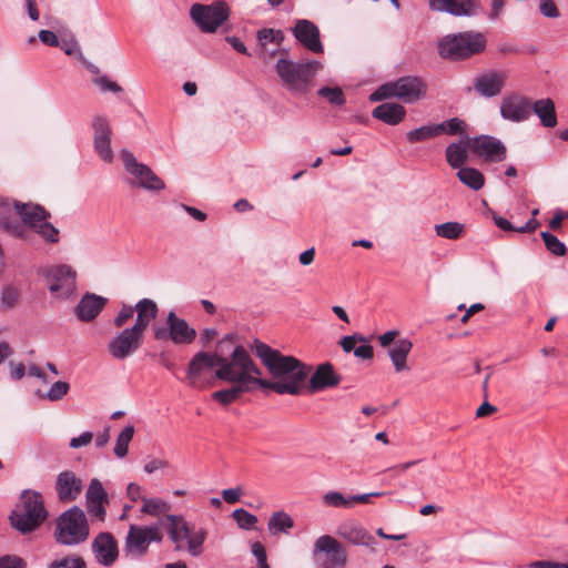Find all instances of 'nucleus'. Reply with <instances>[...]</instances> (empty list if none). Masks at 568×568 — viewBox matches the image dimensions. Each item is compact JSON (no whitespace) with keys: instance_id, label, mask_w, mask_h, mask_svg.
<instances>
[{"instance_id":"26","label":"nucleus","mask_w":568,"mask_h":568,"mask_svg":"<svg viewBox=\"0 0 568 568\" xmlns=\"http://www.w3.org/2000/svg\"><path fill=\"white\" fill-rule=\"evenodd\" d=\"M108 300L103 296L87 293L75 307V314L82 322L93 321L104 308Z\"/></svg>"},{"instance_id":"7","label":"nucleus","mask_w":568,"mask_h":568,"mask_svg":"<svg viewBox=\"0 0 568 568\" xmlns=\"http://www.w3.org/2000/svg\"><path fill=\"white\" fill-rule=\"evenodd\" d=\"M426 93L427 84L422 78L406 75L400 77L395 81H389L382 84L371 94L369 100L377 102L396 98L404 101L405 103H415L424 99Z\"/></svg>"},{"instance_id":"36","label":"nucleus","mask_w":568,"mask_h":568,"mask_svg":"<svg viewBox=\"0 0 568 568\" xmlns=\"http://www.w3.org/2000/svg\"><path fill=\"white\" fill-rule=\"evenodd\" d=\"M440 130H442L440 125H436V124L423 125L420 128L408 131L406 133V138H407L408 142H410V143L422 142V141H426V140L433 139L435 136H438Z\"/></svg>"},{"instance_id":"43","label":"nucleus","mask_w":568,"mask_h":568,"mask_svg":"<svg viewBox=\"0 0 568 568\" xmlns=\"http://www.w3.org/2000/svg\"><path fill=\"white\" fill-rule=\"evenodd\" d=\"M541 239L546 248L556 256H562L566 253V245L557 236L549 232H541Z\"/></svg>"},{"instance_id":"42","label":"nucleus","mask_w":568,"mask_h":568,"mask_svg":"<svg viewBox=\"0 0 568 568\" xmlns=\"http://www.w3.org/2000/svg\"><path fill=\"white\" fill-rule=\"evenodd\" d=\"M85 500L109 501L108 493L99 479H91L85 493Z\"/></svg>"},{"instance_id":"20","label":"nucleus","mask_w":568,"mask_h":568,"mask_svg":"<svg viewBox=\"0 0 568 568\" xmlns=\"http://www.w3.org/2000/svg\"><path fill=\"white\" fill-rule=\"evenodd\" d=\"M531 114L530 99L519 93L506 94L500 102V115L510 122H524Z\"/></svg>"},{"instance_id":"41","label":"nucleus","mask_w":568,"mask_h":568,"mask_svg":"<svg viewBox=\"0 0 568 568\" xmlns=\"http://www.w3.org/2000/svg\"><path fill=\"white\" fill-rule=\"evenodd\" d=\"M323 504L327 507L334 508H351L349 496L346 497L336 490L327 491L322 497Z\"/></svg>"},{"instance_id":"31","label":"nucleus","mask_w":568,"mask_h":568,"mask_svg":"<svg viewBox=\"0 0 568 568\" xmlns=\"http://www.w3.org/2000/svg\"><path fill=\"white\" fill-rule=\"evenodd\" d=\"M372 115L386 124L396 125L404 120L406 110L398 103L386 102L377 105L373 110Z\"/></svg>"},{"instance_id":"50","label":"nucleus","mask_w":568,"mask_h":568,"mask_svg":"<svg viewBox=\"0 0 568 568\" xmlns=\"http://www.w3.org/2000/svg\"><path fill=\"white\" fill-rule=\"evenodd\" d=\"M437 125H440L442 128V130L439 131V135L444 133L449 135L464 133V129L466 126L465 122L458 118L449 119L447 121L438 123Z\"/></svg>"},{"instance_id":"6","label":"nucleus","mask_w":568,"mask_h":568,"mask_svg":"<svg viewBox=\"0 0 568 568\" xmlns=\"http://www.w3.org/2000/svg\"><path fill=\"white\" fill-rule=\"evenodd\" d=\"M485 47L483 33L466 31L443 37L438 42V53L442 58L459 61L480 53Z\"/></svg>"},{"instance_id":"29","label":"nucleus","mask_w":568,"mask_h":568,"mask_svg":"<svg viewBox=\"0 0 568 568\" xmlns=\"http://www.w3.org/2000/svg\"><path fill=\"white\" fill-rule=\"evenodd\" d=\"M135 323L131 326L143 336L150 323L158 316L159 307L153 300L142 298L134 305Z\"/></svg>"},{"instance_id":"58","label":"nucleus","mask_w":568,"mask_h":568,"mask_svg":"<svg viewBox=\"0 0 568 568\" xmlns=\"http://www.w3.org/2000/svg\"><path fill=\"white\" fill-rule=\"evenodd\" d=\"M93 438V434L91 432H84L78 437H73L70 440L71 448H80L82 446H87L91 443Z\"/></svg>"},{"instance_id":"5","label":"nucleus","mask_w":568,"mask_h":568,"mask_svg":"<svg viewBox=\"0 0 568 568\" xmlns=\"http://www.w3.org/2000/svg\"><path fill=\"white\" fill-rule=\"evenodd\" d=\"M217 362V369L224 368V366H231L236 373H241L240 366L244 365L246 373L262 374V371L253 361L248 351L239 343L235 334H227L222 337L215 347V352L211 353Z\"/></svg>"},{"instance_id":"62","label":"nucleus","mask_w":568,"mask_h":568,"mask_svg":"<svg viewBox=\"0 0 568 568\" xmlns=\"http://www.w3.org/2000/svg\"><path fill=\"white\" fill-rule=\"evenodd\" d=\"M126 495L132 501L145 498L142 496V488L135 483H130L126 488Z\"/></svg>"},{"instance_id":"64","label":"nucleus","mask_w":568,"mask_h":568,"mask_svg":"<svg viewBox=\"0 0 568 568\" xmlns=\"http://www.w3.org/2000/svg\"><path fill=\"white\" fill-rule=\"evenodd\" d=\"M354 355L362 359H372L374 356L373 347L371 345L355 347Z\"/></svg>"},{"instance_id":"57","label":"nucleus","mask_w":568,"mask_h":568,"mask_svg":"<svg viewBox=\"0 0 568 568\" xmlns=\"http://www.w3.org/2000/svg\"><path fill=\"white\" fill-rule=\"evenodd\" d=\"M252 554L256 557L258 562V568H264V566H268L266 561V552L263 545L258 541L254 542L251 547Z\"/></svg>"},{"instance_id":"52","label":"nucleus","mask_w":568,"mask_h":568,"mask_svg":"<svg viewBox=\"0 0 568 568\" xmlns=\"http://www.w3.org/2000/svg\"><path fill=\"white\" fill-rule=\"evenodd\" d=\"M134 314V306L124 304L113 320L116 328L123 327Z\"/></svg>"},{"instance_id":"15","label":"nucleus","mask_w":568,"mask_h":568,"mask_svg":"<svg viewBox=\"0 0 568 568\" xmlns=\"http://www.w3.org/2000/svg\"><path fill=\"white\" fill-rule=\"evenodd\" d=\"M165 326L153 327V336L156 341H172L174 344H191L195 337L196 332L192 328L189 323L176 316V314L171 311L168 314Z\"/></svg>"},{"instance_id":"44","label":"nucleus","mask_w":568,"mask_h":568,"mask_svg":"<svg viewBox=\"0 0 568 568\" xmlns=\"http://www.w3.org/2000/svg\"><path fill=\"white\" fill-rule=\"evenodd\" d=\"M59 47L61 50L67 54L71 57H75L79 61L82 59L83 53L81 51V48L73 37V34H69L68 37H62L60 40Z\"/></svg>"},{"instance_id":"63","label":"nucleus","mask_w":568,"mask_h":568,"mask_svg":"<svg viewBox=\"0 0 568 568\" xmlns=\"http://www.w3.org/2000/svg\"><path fill=\"white\" fill-rule=\"evenodd\" d=\"M398 335L397 331H387L378 337L379 344L383 347L389 348L396 341V336Z\"/></svg>"},{"instance_id":"59","label":"nucleus","mask_w":568,"mask_h":568,"mask_svg":"<svg viewBox=\"0 0 568 568\" xmlns=\"http://www.w3.org/2000/svg\"><path fill=\"white\" fill-rule=\"evenodd\" d=\"M385 495V493L383 491H374V493H368V494H361V495H353V496H349V499H351V508L356 504V503H362V504H368L371 503V499L373 497H381Z\"/></svg>"},{"instance_id":"47","label":"nucleus","mask_w":568,"mask_h":568,"mask_svg":"<svg viewBox=\"0 0 568 568\" xmlns=\"http://www.w3.org/2000/svg\"><path fill=\"white\" fill-rule=\"evenodd\" d=\"M47 568H87V565L80 556L74 555L55 559Z\"/></svg>"},{"instance_id":"27","label":"nucleus","mask_w":568,"mask_h":568,"mask_svg":"<svg viewBox=\"0 0 568 568\" xmlns=\"http://www.w3.org/2000/svg\"><path fill=\"white\" fill-rule=\"evenodd\" d=\"M429 8L457 17L471 16L476 12L474 0H429Z\"/></svg>"},{"instance_id":"13","label":"nucleus","mask_w":568,"mask_h":568,"mask_svg":"<svg viewBox=\"0 0 568 568\" xmlns=\"http://www.w3.org/2000/svg\"><path fill=\"white\" fill-rule=\"evenodd\" d=\"M163 534L160 525L138 526L131 525L125 538L124 550L135 557L146 554L152 541L161 542Z\"/></svg>"},{"instance_id":"24","label":"nucleus","mask_w":568,"mask_h":568,"mask_svg":"<svg viewBox=\"0 0 568 568\" xmlns=\"http://www.w3.org/2000/svg\"><path fill=\"white\" fill-rule=\"evenodd\" d=\"M293 36L307 50L313 53H322L324 47L320 39L318 28L310 20H297L292 29Z\"/></svg>"},{"instance_id":"28","label":"nucleus","mask_w":568,"mask_h":568,"mask_svg":"<svg viewBox=\"0 0 568 568\" xmlns=\"http://www.w3.org/2000/svg\"><path fill=\"white\" fill-rule=\"evenodd\" d=\"M341 382L338 375L335 374L331 363H323L317 366L313 373L308 388L311 392L322 390L328 387L337 386Z\"/></svg>"},{"instance_id":"34","label":"nucleus","mask_w":568,"mask_h":568,"mask_svg":"<svg viewBox=\"0 0 568 568\" xmlns=\"http://www.w3.org/2000/svg\"><path fill=\"white\" fill-rule=\"evenodd\" d=\"M458 180L474 191L480 190L485 184L483 173L475 168H462L457 172Z\"/></svg>"},{"instance_id":"51","label":"nucleus","mask_w":568,"mask_h":568,"mask_svg":"<svg viewBox=\"0 0 568 568\" xmlns=\"http://www.w3.org/2000/svg\"><path fill=\"white\" fill-rule=\"evenodd\" d=\"M93 83L97 84L102 92H122V88L116 82L111 81L106 75L97 77L95 79H93Z\"/></svg>"},{"instance_id":"16","label":"nucleus","mask_w":568,"mask_h":568,"mask_svg":"<svg viewBox=\"0 0 568 568\" xmlns=\"http://www.w3.org/2000/svg\"><path fill=\"white\" fill-rule=\"evenodd\" d=\"M43 275L48 282L51 294L68 298L75 290V271L68 265H54L48 267Z\"/></svg>"},{"instance_id":"14","label":"nucleus","mask_w":568,"mask_h":568,"mask_svg":"<svg viewBox=\"0 0 568 568\" xmlns=\"http://www.w3.org/2000/svg\"><path fill=\"white\" fill-rule=\"evenodd\" d=\"M190 16L204 32H214L229 18V8L224 2L212 4L194 3Z\"/></svg>"},{"instance_id":"46","label":"nucleus","mask_w":568,"mask_h":568,"mask_svg":"<svg viewBox=\"0 0 568 568\" xmlns=\"http://www.w3.org/2000/svg\"><path fill=\"white\" fill-rule=\"evenodd\" d=\"M70 385L67 382L58 381L51 385L48 392L41 397L50 402L62 399L69 392Z\"/></svg>"},{"instance_id":"9","label":"nucleus","mask_w":568,"mask_h":568,"mask_svg":"<svg viewBox=\"0 0 568 568\" xmlns=\"http://www.w3.org/2000/svg\"><path fill=\"white\" fill-rule=\"evenodd\" d=\"M312 557L316 568H344L347 564L345 547L331 535H322L315 540Z\"/></svg>"},{"instance_id":"33","label":"nucleus","mask_w":568,"mask_h":568,"mask_svg":"<svg viewBox=\"0 0 568 568\" xmlns=\"http://www.w3.org/2000/svg\"><path fill=\"white\" fill-rule=\"evenodd\" d=\"M467 142H453L446 148V161L453 169H462L468 160Z\"/></svg>"},{"instance_id":"22","label":"nucleus","mask_w":568,"mask_h":568,"mask_svg":"<svg viewBox=\"0 0 568 568\" xmlns=\"http://www.w3.org/2000/svg\"><path fill=\"white\" fill-rule=\"evenodd\" d=\"M336 535L354 546L373 547L375 545L374 536L355 519L342 521L336 528Z\"/></svg>"},{"instance_id":"2","label":"nucleus","mask_w":568,"mask_h":568,"mask_svg":"<svg viewBox=\"0 0 568 568\" xmlns=\"http://www.w3.org/2000/svg\"><path fill=\"white\" fill-rule=\"evenodd\" d=\"M281 57L275 63V72L285 87L293 94H305L317 72L323 68L317 60L293 61L287 58V50H281Z\"/></svg>"},{"instance_id":"40","label":"nucleus","mask_w":568,"mask_h":568,"mask_svg":"<svg viewBox=\"0 0 568 568\" xmlns=\"http://www.w3.org/2000/svg\"><path fill=\"white\" fill-rule=\"evenodd\" d=\"M20 298V291L13 285H7L0 293V306L3 310L13 308Z\"/></svg>"},{"instance_id":"56","label":"nucleus","mask_w":568,"mask_h":568,"mask_svg":"<svg viewBox=\"0 0 568 568\" xmlns=\"http://www.w3.org/2000/svg\"><path fill=\"white\" fill-rule=\"evenodd\" d=\"M23 559L17 556H4L0 558V568H24Z\"/></svg>"},{"instance_id":"32","label":"nucleus","mask_w":568,"mask_h":568,"mask_svg":"<svg viewBox=\"0 0 568 568\" xmlns=\"http://www.w3.org/2000/svg\"><path fill=\"white\" fill-rule=\"evenodd\" d=\"M531 112L539 118L540 123L546 128H554L557 124L555 104L551 99L547 98L531 102Z\"/></svg>"},{"instance_id":"8","label":"nucleus","mask_w":568,"mask_h":568,"mask_svg":"<svg viewBox=\"0 0 568 568\" xmlns=\"http://www.w3.org/2000/svg\"><path fill=\"white\" fill-rule=\"evenodd\" d=\"M161 525L165 528L176 550L184 549L183 542L186 541V549L190 555L197 557L202 554L206 538L204 529L193 530L181 515H166Z\"/></svg>"},{"instance_id":"55","label":"nucleus","mask_w":568,"mask_h":568,"mask_svg":"<svg viewBox=\"0 0 568 568\" xmlns=\"http://www.w3.org/2000/svg\"><path fill=\"white\" fill-rule=\"evenodd\" d=\"M39 40L49 47H59L60 40L58 36L50 30H40L38 33Z\"/></svg>"},{"instance_id":"38","label":"nucleus","mask_w":568,"mask_h":568,"mask_svg":"<svg viewBox=\"0 0 568 568\" xmlns=\"http://www.w3.org/2000/svg\"><path fill=\"white\" fill-rule=\"evenodd\" d=\"M294 526L292 517L284 511L274 513L268 520V529L271 532H285Z\"/></svg>"},{"instance_id":"25","label":"nucleus","mask_w":568,"mask_h":568,"mask_svg":"<svg viewBox=\"0 0 568 568\" xmlns=\"http://www.w3.org/2000/svg\"><path fill=\"white\" fill-rule=\"evenodd\" d=\"M83 481L75 473L71 470L61 471L57 476L55 491L59 500L71 503L74 501L81 494Z\"/></svg>"},{"instance_id":"30","label":"nucleus","mask_w":568,"mask_h":568,"mask_svg":"<svg viewBox=\"0 0 568 568\" xmlns=\"http://www.w3.org/2000/svg\"><path fill=\"white\" fill-rule=\"evenodd\" d=\"M413 348L408 338H399L387 349L395 372L400 373L408 369L407 357Z\"/></svg>"},{"instance_id":"4","label":"nucleus","mask_w":568,"mask_h":568,"mask_svg":"<svg viewBox=\"0 0 568 568\" xmlns=\"http://www.w3.org/2000/svg\"><path fill=\"white\" fill-rule=\"evenodd\" d=\"M90 535L87 515L79 506L64 510L55 521L54 539L63 546H78Z\"/></svg>"},{"instance_id":"45","label":"nucleus","mask_w":568,"mask_h":568,"mask_svg":"<svg viewBox=\"0 0 568 568\" xmlns=\"http://www.w3.org/2000/svg\"><path fill=\"white\" fill-rule=\"evenodd\" d=\"M232 517L242 529H252L257 523V517L243 508L235 509Z\"/></svg>"},{"instance_id":"54","label":"nucleus","mask_w":568,"mask_h":568,"mask_svg":"<svg viewBox=\"0 0 568 568\" xmlns=\"http://www.w3.org/2000/svg\"><path fill=\"white\" fill-rule=\"evenodd\" d=\"M540 13L547 18L559 17V10L555 4L554 0H540L539 4Z\"/></svg>"},{"instance_id":"19","label":"nucleus","mask_w":568,"mask_h":568,"mask_svg":"<svg viewBox=\"0 0 568 568\" xmlns=\"http://www.w3.org/2000/svg\"><path fill=\"white\" fill-rule=\"evenodd\" d=\"M468 148L485 162H501L506 159L504 143L490 135H480L467 141Z\"/></svg>"},{"instance_id":"39","label":"nucleus","mask_w":568,"mask_h":568,"mask_svg":"<svg viewBox=\"0 0 568 568\" xmlns=\"http://www.w3.org/2000/svg\"><path fill=\"white\" fill-rule=\"evenodd\" d=\"M134 435V427L132 425H129L123 428V430L119 434L115 447H114V454L119 458H123L128 454L129 444L132 440Z\"/></svg>"},{"instance_id":"48","label":"nucleus","mask_w":568,"mask_h":568,"mask_svg":"<svg viewBox=\"0 0 568 568\" xmlns=\"http://www.w3.org/2000/svg\"><path fill=\"white\" fill-rule=\"evenodd\" d=\"M318 95L325 98L329 103L342 105L345 103V97L341 88L323 87L317 91Z\"/></svg>"},{"instance_id":"10","label":"nucleus","mask_w":568,"mask_h":568,"mask_svg":"<svg viewBox=\"0 0 568 568\" xmlns=\"http://www.w3.org/2000/svg\"><path fill=\"white\" fill-rule=\"evenodd\" d=\"M14 209L23 223L31 227L48 243L59 242V230L47 221L49 214L40 205L16 203Z\"/></svg>"},{"instance_id":"1","label":"nucleus","mask_w":568,"mask_h":568,"mask_svg":"<svg viewBox=\"0 0 568 568\" xmlns=\"http://www.w3.org/2000/svg\"><path fill=\"white\" fill-rule=\"evenodd\" d=\"M252 351L262 361L274 381L261 378L262 374L246 373L247 369L240 365L241 373H235L231 366L215 369L214 377L231 386L212 393L211 397L222 406H227L258 388L270 389L280 395H298L304 382L311 372V367L293 356H286L267 344L255 339Z\"/></svg>"},{"instance_id":"23","label":"nucleus","mask_w":568,"mask_h":568,"mask_svg":"<svg viewBox=\"0 0 568 568\" xmlns=\"http://www.w3.org/2000/svg\"><path fill=\"white\" fill-rule=\"evenodd\" d=\"M91 547L97 561L104 567L112 566L118 559V542L110 532H100Z\"/></svg>"},{"instance_id":"18","label":"nucleus","mask_w":568,"mask_h":568,"mask_svg":"<svg viewBox=\"0 0 568 568\" xmlns=\"http://www.w3.org/2000/svg\"><path fill=\"white\" fill-rule=\"evenodd\" d=\"M508 78L506 70H486L474 79V89L480 97L494 98L503 92Z\"/></svg>"},{"instance_id":"53","label":"nucleus","mask_w":568,"mask_h":568,"mask_svg":"<svg viewBox=\"0 0 568 568\" xmlns=\"http://www.w3.org/2000/svg\"><path fill=\"white\" fill-rule=\"evenodd\" d=\"M170 467V463L162 458H151L144 464V471L146 474H153L158 470H163Z\"/></svg>"},{"instance_id":"17","label":"nucleus","mask_w":568,"mask_h":568,"mask_svg":"<svg viewBox=\"0 0 568 568\" xmlns=\"http://www.w3.org/2000/svg\"><path fill=\"white\" fill-rule=\"evenodd\" d=\"M144 336L135 328L126 327L108 343V352L112 358L123 361L132 356L143 344Z\"/></svg>"},{"instance_id":"49","label":"nucleus","mask_w":568,"mask_h":568,"mask_svg":"<svg viewBox=\"0 0 568 568\" xmlns=\"http://www.w3.org/2000/svg\"><path fill=\"white\" fill-rule=\"evenodd\" d=\"M108 504L109 501L85 500V508L92 519L103 523L106 517L105 505Z\"/></svg>"},{"instance_id":"11","label":"nucleus","mask_w":568,"mask_h":568,"mask_svg":"<svg viewBox=\"0 0 568 568\" xmlns=\"http://www.w3.org/2000/svg\"><path fill=\"white\" fill-rule=\"evenodd\" d=\"M120 156L125 171L132 175L130 184L148 191H161L165 187L164 182L145 164L139 163L128 150H122Z\"/></svg>"},{"instance_id":"3","label":"nucleus","mask_w":568,"mask_h":568,"mask_svg":"<svg viewBox=\"0 0 568 568\" xmlns=\"http://www.w3.org/2000/svg\"><path fill=\"white\" fill-rule=\"evenodd\" d=\"M47 517L48 511L42 495L39 491L26 489L21 493L9 519L18 531L29 534L40 527Z\"/></svg>"},{"instance_id":"37","label":"nucleus","mask_w":568,"mask_h":568,"mask_svg":"<svg viewBox=\"0 0 568 568\" xmlns=\"http://www.w3.org/2000/svg\"><path fill=\"white\" fill-rule=\"evenodd\" d=\"M465 231L464 224L459 222H445L435 225V233L437 236L447 240L459 239Z\"/></svg>"},{"instance_id":"61","label":"nucleus","mask_w":568,"mask_h":568,"mask_svg":"<svg viewBox=\"0 0 568 568\" xmlns=\"http://www.w3.org/2000/svg\"><path fill=\"white\" fill-rule=\"evenodd\" d=\"M10 377L14 381L21 379L26 375V366L22 363L9 362Z\"/></svg>"},{"instance_id":"12","label":"nucleus","mask_w":568,"mask_h":568,"mask_svg":"<svg viewBox=\"0 0 568 568\" xmlns=\"http://www.w3.org/2000/svg\"><path fill=\"white\" fill-rule=\"evenodd\" d=\"M217 369V362L210 352H199L190 361L186 371V381L190 387L205 389L213 385L214 378L209 372Z\"/></svg>"},{"instance_id":"21","label":"nucleus","mask_w":568,"mask_h":568,"mask_svg":"<svg viewBox=\"0 0 568 568\" xmlns=\"http://www.w3.org/2000/svg\"><path fill=\"white\" fill-rule=\"evenodd\" d=\"M92 128L94 131L93 145L101 160L111 163L114 154L111 148L112 129L106 118L97 115L93 119Z\"/></svg>"},{"instance_id":"60","label":"nucleus","mask_w":568,"mask_h":568,"mask_svg":"<svg viewBox=\"0 0 568 568\" xmlns=\"http://www.w3.org/2000/svg\"><path fill=\"white\" fill-rule=\"evenodd\" d=\"M242 494V489L237 488H229L222 491V497L227 504H235L240 500Z\"/></svg>"},{"instance_id":"35","label":"nucleus","mask_w":568,"mask_h":568,"mask_svg":"<svg viewBox=\"0 0 568 568\" xmlns=\"http://www.w3.org/2000/svg\"><path fill=\"white\" fill-rule=\"evenodd\" d=\"M142 501L141 513L150 516L158 517L164 515L165 517L171 509V505L161 498H142Z\"/></svg>"}]
</instances>
